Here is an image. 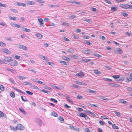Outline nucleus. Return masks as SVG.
<instances>
[{
    "instance_id": "1",
    "label": "nucleus",
    "mask_w": 132,
    "mask_h": 132,
    "mask_svg": "<svg viewBox=\"0 0 132 132\" xmlns=\"http://www.w3.org/2000/svg\"><path fill=\"white\" fill-rule=\"evenodd\" d=\"M120 6L123 8L126 9H132V6L128 4H121L120 5Z\"/></svg>"
},
{
    "instance_id": "2",
    "label": "nucleus",
    "mask_w": 132,
    "mask_h": 132,
    "mask_svg": "<svg viewBox=\"0 0 132 132\" xmlns=\"http://www.w3.org/2000/svg\"><path fill=\"white\" fill-rule=\"evenodd\" d=\"M15 128H16L17 130H22L24 129V127L21 124H19L16 126Z\"/></svg>"
},
{
    "instance_id": "3",
    "label": "nucleus",
    "mask_w": 132,
    "mask_h": 132,
    "mask_svg": "<svg viewBox=\"0 0 132 132\" xmlns=\"http://www.w3.org/2000/svg\"><path fill=\"white\" fill-rule=\"evenodd\" d=\"M82 52L83 53L85 54H90L92 53V51L89 50H82Z\"/></svg>"
},
{
    "instance_id": "4",
    "label": "nucleus",
    "mask_w": 132,
    "mask_h": 132,
    "mask_svg": "<svg viewBox=\"0 0 132 132\" xmlns=\"http://www.w3.org/2000/svg\"><path fill=\"white\" fill-rule=\"evenodd\" d=\"M115 53L117 54H122V51L121 49L119 48H116L114 51Z\"/></svg>"
},
{
    "instance_id": "5",
    "label": "nucleus",
    "mask_w": 132,
    "mask_h": 132,
    "mask_svg": "<svg viewBox=\"0 0 132 132\" xmlns=\"http://www.w3.org/2000/svg\"><path fill=\"white\" fill-rule=\"evenodd\" d=\"M12 62L10 63V65L12 66H16L18 64L17 61L15 60H14Z\"/></svg>"
},
{
    "instance_id": "6",
    "label": "nucleus",
    "mask_w": 132,
    "mask_h": 132,
    "mask_svg": "<svg viewBox=\"0 0 132 132\" xmlns=\"http://www.w3.org/2000/svg\"><path fill=\"white\" fill-rule=\"evenodd\" d=\"M4 60L6 62H10L12 61V59L10 57L5 56Z\"/></svg>"
},
{
    "instance_id": "7",
    "label": "nucleus",
    "mask_w": 132,
    "mask_h": 132,
    "mask_svg": "<svg viewBox=\"0 0 132 132\" xmlns=\"http://www.w3.org/2000/svg\"><path fill=\"white\" fill-rule=\"evenodd\" d=\"M84 75L85 74L84 73L80 72H79L76 74L75 76H76L81 77L84 76Z\"/></svg>"
},
{
    "instance_id": "8",
    "label": "nucleus",
    "mask_w": 132,
    "mask_h": 132,
    "mask_svg": "<svg viewBox=\"0 0 132 132\" xmlns=\"http://www.w3.org/2000/svg\"><path fill=\"white\" fill-rule=\"evenodd\" d=\"M16 3V4L18 6H22L24 7H25L26 6V4L25 3H22L19 2H17Z\"/></svg>"
},
{
    "instance_id": "9",
    "label": "nucleus",
    "mask_w": 132,
    "mask_h": 132,
    "mask_svg": "<svg viewBox=\"0 0 132 132\" xmlns=\"http://www.w3.org/2000/svg\"><path fill=\"white\" fill-rule=\"evenodd\" d=\"M36 122L38 124L39 126H41L42 125V122L41 120L40 119H37Z\"/></svg>"
},
{
    "instance_id": "10",
    "label": "nucleus",
    "mask_w": 132,
    "mask_h": 132,
    "mask_svg": "<svg viewBox=\"0 0 132 132\" xmlns=\"http://www.w3.org/2000/svg\"><path fill=\"white\" fill-rule=\"evenodd\" d=\"M108 84L110 85L111 86L115 87H118L119 86V85L114 83H110Z\"/></svg>"
},
{
    "instance_id": "11",
    "label": "nucleus",
    "mask_w": 132,
    "mask_h": 132,
    "mask_svg": "<svg viewBox=\"0 0 132 132\" xmlns=\"http://www.w3.org/2000/svg\"><path fill=\"white\" fill-rule=\"evenodd\" d=\"M18 47H19V48H20V49H23V50H26V47L25 46L23 45H19V46Z\"/></svg>"
},
{
    "instance_id": "12",
    "label": "nucleus",
    "mask_w": 132,
    "mask_h": 132,
    "mask_svg": "<svg viewBox=\"0 0 132 132\" xmlns=\"http://www.w3.org/2000/svg\"><path fill=\"white\" fill-rule=\"evenodd\" d=\"M38 20L39 23H40V24L41 26H42L43 24V20L40 18H38Z\"/></svg>"
},
{
    "instance_id": "13",
    "label": "nucleus",
    "mask_w": 132,
    "mask_h": 132,
    "mask_svg": "<svg viewBox=\"0 0 132 132\" xmlns=\"http://www.w3.org/2000/svg\"><path fill=\"white\" fill-rule=\"evenodd\" d=\"M23 84L24 85H32V83H30L29 82L26 81H24L23 82Z\"/></svg>"
},
{
    "instance_id": "14",
    "label": "nucleus",
    "mask_w": 132,
    "mask_h": 132,
    "mask_svg": "<svg viewBox=\"0 0 132 132\" xmlns=\"http://www.w3.org/2000/svg\"><path fill=\"white\" fill-rule=\"evenodd\" d=\"M27 4L29 5H32L35 4V2L30 1H27Z\"/></svg>"
},
{
    "instance_id": "15",
    "label": "nucleus",
    "mask_w": 132,
    "mask_h": 132,
    "mask_svg": "<svg viewBox=\"0 0 132 132\" xmlns=\"http://www.w3.org/2000/svg\"><path fill=\"white\" fill-rule=\"evenodd\" d=\"M35 35L39 39L43 37V35L40 33L37 34Z\"/></svg>"
},
{
    "instance_id": "16",
    "label": "nucleus",
    "mask_w": 132,
    "mask_h": 132,
    "mask_svg": "<svg viewBox=\"0 0 132 132\" xmlns=\"http://www.w3.org/2000/svg\"><path fill=\"white\" fill-rule=\"evenodd\" d=\"M117 10V7H116L112 6L111 7V10L112 12L116 11Z\"/></svg>"
},
{
    "instance_id": "17",
    "label": "nucleus",
    "mask_w": 132,
    "mask_h": 132,
    "mask_svg": "<svg viewBox=\"0 0 132 132\" xmlns=\"http://www.w3.org/2000/svg\"><path fill=\"white\" fill-rule=\"evenodd\" d=\"M3 51L4 53L7 54H11V52L10 51L7 49H4Z\"/></svg>"
},
{
    "instance_id": "18",
    "label": "nucleus",
    "mask_w": 132,
    "mask_h": 132,
    "mask_svg": "<svg viewBox=\"0 0 132 132\" xmlns=\"http://www.w3.org/2000/svg\"><path fill=\"white\" fill-rule=\"evenodd\" d=\"M19 110L21 111L23 114H25L26 113L24 110L22 108L19 109Z\"/></svg>"
},
{
    "instance_id": "19",
    "label": "nucleus",
    "mask_w": 132,
    "mask_h": 132,
    "mask_svg": "<svg viewBox=\"0 0 132 132\" xmlns=\"http://www.w3.org/2000/svg\"><path fill=\"white\" fill-rule=\"evenodd\" d=\"M119 102L120 103L122 104H126L128 103L126 101H124L123 99H120L119 100Z\"/></svg>"
},
{
    "instance_id": "20",
    "label": "nucleus",
    "mask_w": 132,
    "mask_h": 132,
    "mask_svg": "<svg viewBox=\"0 0 132 132\" xmlns=\"http://www.w3.org/2000/svg\"><path fill=\"white\" fill-rule=\"evenodd\" d=\"M85 115V114H84L83 113H79L78 114V116H79L81 117H84V116Z\"/></svg>"
},
{
    "instance_id": "21",
    "label": "nucleus",
    "mask_w": 132,
    "mask_h": 132,
    "mask_svg": "<svg viewBox=\"0 0 132 132\" xmlns=\"http://www.w3.org/2000/svg\"><path fill=\"white\" fill-rule=\"evenodd\" d=\"M13 89H15V90L17 91L18 92H20V93H22V94H24V93L23 92H22V91L19 90V89H16V88L15 87H14L13 88Z\"/></svg>"
},
{
    "instance_id": "22",
    "label": "nucleus",
    "mask_w": 132,
    "mask_h": 132,
    "mask_svg": "<svg viewBox=\"0 0 132 132\" xmlns=\"http://www.w3.org/2000/svg\"><path fill=\"white\" fill-rule=\"evenodd\" d=\"M0 6L1 7H7V6L5 4H2L0 2Z\"/></svg>"
},
{
    "instance_id": "23",
    "label": "nucleus",
    "mask_w": 132,
    "mask_h": 132,
    "mask_svg": "<svg viewBox=\"0 0 132 132\" xmlns=\"http://www.w3.org/2000/svg\"><path fill=\"white\" fill-rule=\"evenodd\" d=\"M18 78L19 80H23L27 78L26 77L21 76H18Z\"/></svg>"
},
{
    "instance_id": "24",
    "label": "nucleus",
    "mask_w": 132,
    "mask_h": 132,
    "mask_svg": "<svg viewBox=\"0 0 132 132\" xmlns=\"http://www.w3.org/2000/svg\"><path fill=\"white\" fill-rule=\"evenodd\" d=\"M114 112L119 117L120 116H121V113L118 112L116 111H114Z\"/></svg>"
},
{
    "instance_id": "25",
    "label": "nucleus",
    "mask_w": 132,
    "mask_h": 132,
    "mask_svg": "<svg viewBox=\"0 0 132 132\" xmlns=\"http://www.w3.org/2000/svg\"><path fill=\"white\" fill-rule=\"evenodd\" d=\"M68 51L71 53H74V51L72 48H70L68 49Z\"/></svg>"
},
{
    "instance_id": "26",
    "label": "nucleus",
    "mask_w": 132,
    "mask_h": 132,
    "mask_svg": "<svg viewBox=\"0 0 132 132\" xmlns=\"http://www.w3.org/2000/svg\"><path fill=\"white\" fill-rule=\"evenodd\" d=\"M10 96L12 98H14L15 97V95L13 92H12L10 94Z\"/></svg>"
},
{
    "instance_id": "27",
    "label": "nucleus",
    "mask_w": 132,
    "mask_h": 132,
    "mask_svg": "<svg viewBox=\"0 0 132 132\" xmlns=\"http://www.w3.org/2000/svg\"><path fill=\"white\" fill-rule=\"evenodd\" d=\"M6 45V44L5 43H3L2 42L0 41V46L2 47H4Z\"/></svg>"
},
{
    "instance_id": "28",
    "label": "nucleus",
    "mask_w": 132,
    "mask_h": 132,
    "mask_svg": "<svg viewBox=\"0 0 132 132\" xmlns=\"http://www.w3.org/2000/svg\"><path fill=\"white\" fill-rule=\"evenodd\" d=\"M59 62L60 63H61L62 64V65H67L66 63V62L64 61H59Z\"/></svg>"
},
{
    "instance_id": "29",
    "label": "nucleus",
    "mask_w": 132,
    "mask_h": 132,
    "mask_svg": "<svg viewBox=\"0 0 132 132\" xmlns=\"http://www.w3.org/2000/svg\"><path fill=\"white\" fill-rule=\"evenodd\" d=\"M62 59L64 60L69 61H70V59L66 56H63L62 57Z\"/></svg>"
},
{
    "instance_id": "30",
    "label": "nucleus",
    "mask_w": 132,
    "mask_h": 132,
    "mask_svg": "<svg viewBox=\"0 0 132 132\" xmlns=\"http://www.w3.org/2000/svg\"><path fill=\"white\" fill-rule=\"evenodd\" d=\"M51 115L55 117H57L58 116V115L54 112H52Z\"/></svg>"
},
{
    "instance_id": "31",
    "label": "nucleus",
    "mask_w": 132,
    "mask_h": 132,
    "mask_svg": "<svg viewBox=\"0 0 132 132\" xmlns=\"http://www.w3.org/2000/svg\"><path fill=\"white\" fill-rule=\"evenodd\" d=\"M112 128L114 129H119L118 127L117 126H116V125L115 124L113 125Z\"/></svg>"
},
{
    "instance_id": "32",
    "label": "nucleus",
    "mask_w": 132,
    "mask_h": 132,
    "mask_svg": "<svg viewBox=\"0 0 132 132\" xmlns=\"http://www.w3.org/2000/svg\"><path fill=\"white\" fill-rule=\"evenodd\" d=\"M46 64H47L50 65L51 66H52L54 64V63L53 62H50L48 61L46 62Z\"/></svg>"
},
{
    "instance_id": "33",
    "label": "nucleus",
    "mask_w": 132,
    "mask_h": 132,
    "mask_svg": "<svg viewBox=\"0 0 132 132\" xmlns=\"http://www.w3.org/2000/svg\"><path fill=\"white\" fill-rule=\"evenodd\" d=\"M88 92H90V93H96V92L95 91H94V90H92L91 89H89L88 90Z\"/></svg>"
},
{
    "instance_id": "34",
    "label": "nucleus",
    "mask_w": 132,
    "mask_h": 132,
    "mask_svg": "<svg viewBox=\"0 0 132 132\" xmlns=\"http://www.w3.org/2000/svg\"><path fill=\"white\" fill-rule=\"evenodd\" d=\"M6 70L9 71H11L12 73H14L15 72L12 69L7 68L6 69Z\"/></svg>"
},
{
    "instance_id": "35",
    "label": "nucleus",
    "mask_w": 132,
    "mask_h": 132,
    "mask_svg": "<svg viewBox=\"0 0 132 132\" xmlns=\"http://www.w3.org/2000/svg\"><path fill=\"white\" fill-rule=\"evenodd\" d=\"M70 86L71 87H75V88H77L78 87V86L77 85L75 84H71L70 85Z\"/></svg>"
},
{
    "instance_id": "36",
    "label": "nucleus",
    "mask_w": 132,
    "mask_h": 132,
    "mask_svg": "<svg viewBox=\"0 0 132 132\" xmlns=\"http://www.w3.org/2000/svg\"><path fill=\"white\" fill-rule=\"evenodd\" d=\"M84 21H86L89 23H91L92 21L90 19H87L84 20Z\"/></svg>"
},
{
    "instance_id": "37",
    "label": "nucleus",
    "mask_w": 132,
    "mask_h": 132,
    "mask_svg": "<svg viewBox=\"0 0 132 132\" xmlns=\"http://www.w3.org/2000/svg\"><path fill=\"white\" fill-rule=\"evenodd\" d=\"M94 73L96 74H99L101 73L100 71L97 70H95L94 71Z\"/></svg>"
},
{
    "instance_id": "38",
    "label": "nucleus",
    "mask_w": 132,
    "mask_h": 132,
    "mask_svg": "<svg viewBox=\"0 0 132 132\" xmlns=\"http://www.w3.org/2000/svg\"><path fill=\"white\" fill-rule=\"evenodd\" d=\"M78 84L79 85H84V86H86L87 85V84H85V83L82 82H80L78 83Z\"/></svg>"
},
{
    "instance_id": "39",
    "label": "nucleus",
    "mask_w": 132,
    "mask_h": 132,
    "mask_svg": "<svg viewBox=\"0 0 132 132\" xmlns=\"http://www.w3.org/2000/svg\"><path fill=\"white\" fill-rule=\"evenodd\" d=\"M84 42V43L85 44H86L89 45H90V44H92L90 42L86 40H85Z\"/></svg>"
},
{
    "instance_id": "40",
    "label": "nucleus",
    "mask_w": 132,
    "mask_h": 132,
    "mask_svg": "<svg viewBox=\"0 0 132 132\" xmlns=\"http://www.w3.org/2000/svg\"><path fill=\"white\" fill-rule=\"evenodd\" d=\"M10 10L13 12L15 13H17L18 11L15 9H11Z\"/></svg>"
},
{
    "instance_id": "41",
    "label": "nucleus",
    "mask_w": 132,
    "mask_h": 132,
    "mask_svg": "<svg viewBox=\"0 0 132 132\" xmlns=\"http://www.w3.org/2000/svg\"><path fill=\"white\" fill-rule=\"evenodd\" d=\"M94 55L96 57H101V56L97 53H95Z\"/></svg>"
},
{
    "instance_id": "42",
    "label": "nucleus",
    "mask_w": 132,
    "mask_h": 132,
    "mask_svg": "<svg viewBox=\"0 0 132 132\" xmlns=\"http://www.w3.org/2000/svg\"><path fill=\"white\" fill-rule=\"evenodd\" d=\"M112 77L115 79H118L120 77V76L118 75H114L112 76Z\"/></svg>"
},
{
    "instance_id": "43",
    "label": "nucleus",
    "mask_w": 132,
    "mask_h": 132,
    "mask_svg": "<svg viewBox=\"0 0 132 132\" xmlns=\"http://www.w3.org/2000/svg\"><path fill=\"white\" fill-rule=\"evenodd\" d=\"M0 89L2 91H3L4 90V87L3 85H0Z\"/></svg>"
},
{
    "instance_id": "44",
    "label": "nucleus",
    "mask_w": 132,
    "mask_h": 132,
    "mask_svg": "<svg viewBox=\"0 0 132 132\" xmlns=\"http://www.w3.org/2000/svg\"><path fill=\"white\" fill-rule=\"evenodd\" d=\"M99 123L101 125H106L105 122L104 121H103L101 120L100 121Z\"/></svg>"
},
{
    "instance_id": "45",
    "label": "nucleus",
    "mask_w": 132,
    "mask_h": 132,
    "mask_svg": "<svg viewBox=\"0 0 132 132\" xmlns=\"http://www.w3.org/2000/svg\"><path fill=\"white\" fill-rule=\"evenodd\" d=\"M36 1L40 3H44L45 2L43 0H36Z\"/></svg>"
},
{
    "instance_id": "46",
    "label": "nucleus",
    "mask_w": 132,
    "mask_h": 132,
    "mask_svg": "<svg viewBox=\"0 0 132 132\" xmlns=\"http://www.w3.org/2000/svg\"><path fill=\"white\" fill-rule=\"evenodd\" d=\"M85 132H92L90 131L89 128H86L85 129Z\"/></svg>"
},
{
    "instance_id": "47",
    "label": "nucleus",
    "mask_w": 132,
    "mask_h": 132,
    "mask_svg": "<svg viewBox=\"0 0 132 132\" xmlns=\"http://www.w3.org/2000/svg\"><path fill=\"white\" fill-rule=\"evenodd\" d=\"M9 18L11 20H15L16 18L15 17H13L11 16H9Z\"/></svg>"
},
{
    "instance_id": "48",
    "label": "nucleus",
    "mask_w": 132,
    "mask_h": 132,
    "mask_svg": "<svg viewBox=\"0 0 132 132\" xmlns=\"http://www.w3.org/2000/svg\"><path fill=\"white\" fill-rule=\"evenodd\" d=\"M26 92L27 94L30 95H32L33 94V93L32 92L28 90L27 91H26Z\"/></svg>"
},
{
    "instance_id": "49",
    "label": "nucleus",
    "mask_w": 132,
    "mask_h": 132,
    "mask_svg": "<svg viewBox=\"0 0 132 132\" xmlns=\"http://www.w3.org/2000/svg\"><path fill=\"white\" fill-rule=\"evenodd\" d=\"M50 100L52 101H53L55 103H56L57 102V101L55 100V99H54V98H51L50 99Z\"/></svg>"
},
{
    "instance_id": "50",
    "label": "nucleus",
    "mask_w": 132,
    "mask_h": 132,
    "mask_svg": "<svg viewBox=\"0 0 132 132\" xmlns=\"http://www.w3.org/2000/svg\"><path fill=\"white\" fill-rule=\"evenodd\" d=\"M81 30L78 29H76L75 30V32H76L79 33L81 32Z\"/></svg>"
},
{
    "instance_id": "51",
    "label": "nucleus",
    "mask_w": 132,
    "mask_h": 132,
    "mask_svg": "<svg viewBox=\"0 0 132 132\" xmlns=\"http://www.w3.org/2000/svg\"><path fill=\"white\" fill-rule=\"evenodd\" d=\"M44 88L45 89L50 90L51 89V88L50 87H48L47 86H45L44 87Z\"/></svg>"
},
{
    "instance_id": "52",
    "label": "nucleus",
    "mask_w": 132,
    "mask_h": 132,
    "mask_svg": "<svg viewBox=\"0 0 132 132\" xmlns=\"http://www.w3.org/2000/svg\"><path fill=\"white\" fill-rule=\"evenodd\" d=\"M41 91L46 93H48L49 92L47 90L44 89H42L41 90Z\"/></svg>"
},
{
    "instance_id": "53",
    "label": "nucleus",
    "mask_w": 132,
    "mask_h": 132,
    "mask_svg": "<svg viewBox=\"0 0 132 132\" xmlns=\"http://www.w3.org/2000/svg\"><path fill=\"white\" fill-rule=\"evenodd\" d=\"M20 57V56L17 55H15L13 57L14 58L16 59H19Z\"/></svg>"
},
{
    "instance_id": "54",
    "label": "nucleus",
    "mask_w": 132,
    "mask_h": 132,
    "mask_svg": "<svg viewBox=\"0 0 132 132\" xmlns=\"http://www.w3.org/2000/svg\"><path fill=\"white\" fill-rule=\"evenodd\" d=\"M39 57L43 60L45 59V57L41 55H39Z\"/></svg>"
},
{
    "instance_id": "55",
    "label": "nucleus",
    "mask_w": 132,
    "mask_h": 132,
    "mask_svg": "<svg viewBox=\"0 0 132 132\" xmlns=\"http://www.w3.org/2000/svg\"><path fill=\"white\" fill-rule=\"evenodd\" d=\"M32 88H33L36 89H38V87L36 86H32Z\"/></svg>"
},
{
    "instance_id": "56",
    "label": "nucleus",
    "mask_w": 132,
    "mask_h": 132,
    "mask_svg": "<svg viewBox=\"0 0 132 132\" xmlns=\"http://www.w3.org/2000/svg\"><path fill=\"white\" fill-rule=\"evenodd\" d=\"M4 113L0 111V117H2L4 116Z\"/></svg>"
},
{
    "instance_id": "57",
    "label": "nucleus",
    "mask_w": 132,
    "mask_h": 132,
    "mask_svg": "<svg viewBox=\"0 0 132 132\" xmlns=\"http://www.w3.org/2000/svg\"><path fill=\"white\" fill-rule=\"evenodd\" d=\"M49 20V19L47 18H45L44 19V21L45 22L48 21Z\"/></svg>"
},
{
    "instance_id": "58",
    "label": "nucleus",
    "mask_w": 132,
    "mask_h": 132,
    "mask_svg": "<svg viewBox=\"0 0 132 132\" xmlns=\"http://www.w3.org/2000/svg\"><path fill=\"white\" fill-rule=\"evenodd\" d=\"M105 2L106 3H107L109 4H111V2L109 1H108L107 0H106L105 1Z\"/></svg>"
},
{
    "instance_id": "59",
    "label": "nucleus",
    "mask_w": 132,
    "mask_h": 132,
    "mask_svg": "<svg viewBox=\"0 0 132 132\" xmlns=\"http://www.w3.org/2000/svg\"><path fill=\"white\" fill-rule=\"evenodd\" d=\"M59 119L60 121H64L63 118L61 117H60L59 118Z\"/></svg>"
},
{
    "instance_id": "60",
    "label": "nucleus",
    "mask_w": 132,
    "mask_h": 132,
    "mask_svg": "<svg viewBox=\"0 0 132 132\" xmlns=\"http://www.w3.org/2000/svg\"><path fill=\"white\" fill-rule=\"evenodd\" d=\"M84 118H85L86 120H87L88 119H89V118L86 115H85Z\"/></svg>"
},
{
    "instance_id": "61",
    "label": "nucleus",
    "mask_w": 132,
    "mask_h": 132,
    "mask_svg": "<svg viewBox=\"0 0 132 132\" xmlns=\"http://www.w3.org/2000/svg\"><path fill=\"white\" fill-rule=\"evenodd\" d=\"M101 99L104 100H106L107 101L109 100L108 98H106L104 97H102Z\"/></svg>"
},
{
    "instance_id": "62",
    "label": "nucleus",
    "mask_w": 132,
    "mask_h": 132,
    "mask_svg": "<svg viewBox=\"0 0 132 132\" xmlns=\"http://www.w3.org/2000/svg\"><path fill=\"white\" fill-rule=\"evenodd\" d=\"M78 110L79 111H83V110L82 109L80 108H77Z\"/></svg>"
},
{
    "instance_id": "63",
    "label": "nucleus",
    "mask_w": 132,
    "mask_h": 132,
    "mask_svg": "<svg viewBox=\"0 0 132 132\" xmlns=\"http://www.w3.org/2000/svg\"><path fill=\"white\" fill-rule=\"evenodd\" d=\"M70 56L71 57L74 59L76 58L77 57V56L75 55H71Z\"/></svg>"
},
{
    "instance_id": "64",
    "label": "nucleus",
    "mask_w": 132,
    "mask_h": 132,
    "mask_svg": "<svg viewBox=\"0 0 132 132\" xmlns=\"http://www.w3.org/2000/svg\"><path fill=\"white\" fill-rule=\"evenodd\" d=\"M105 68L107 69L108 70H110L111 69L110 67L109 66H105Z\"/></svg>"
}]
</instances>
